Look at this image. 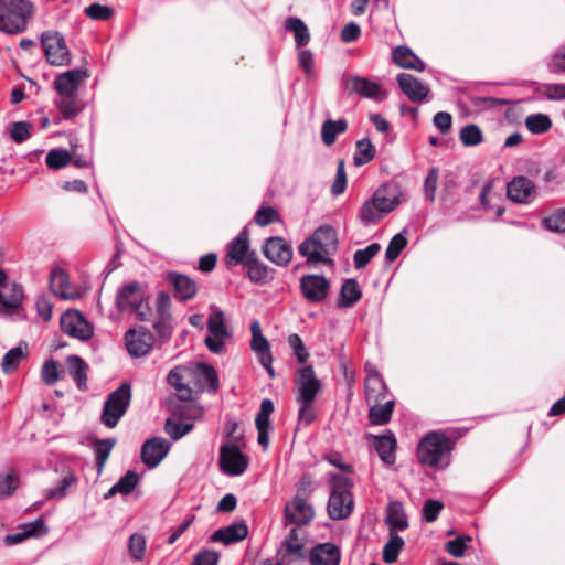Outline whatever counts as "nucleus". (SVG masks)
Segmentation results:
<instances>
[{
  "mask_svg": "<svg viewBox=\"0 0 565 565\" xmlns=\"http://www.w3.org/2000/svg\"><path fill=\"white\" fill-rule=\"evenodd\" d=\"M380 244L373 243L364 249L356 250L353 257L355 268L360 269L365 267L371 262V259L380 252Z\"/></svg>",
  "mask_w": 565,
  "mask_h": 565,
  "instance_id": "50",
  "label": "nucleus"
},
{
  "mask_svg": "<svg viewBox=\"0 0 565 565\" xmlns=\"http://www.w3.org/2000/svg\"><path fill=\"white\" fill-rule=\"evenodd\" d=\"M24 354L22 352V349L20 347L13 348L9 350L2 360V371L6 374L12 373L14 370H17L19 363L23 359Z\"/></svg>",
  "mask_w": 565,
  "mask_h": 565,
  "instance_id": "52",
  "label": "nucleus"
},
{
  "mask_svg": "<svg viewBox=\"0 0 565 565\" xmlns=\"http://www.w3.org/2000/svg\"><path fill=\"white\" fill-rule=\"evenodd\" d=\"M169 281L174 287V295L178 299L184 301L195 296L198 288L193 279L185 275L171 273L169 274Z\"/></svg>",
  "mask_w": 565,
  "mask_h": 565,
  "instance_id": "29",
  "label": "nucleus"
},
{
  "mask_svg": "<svg viewBox=\"0 0 565 565\" xmlns=\"http://www.w3.org/2000/svg\"><path fill=\"white\" fill-rule=\"evenodd\" d=\"M70 375L74 379L79 390L87 387V370L88 366L83 359L77 355H70L66 360Z\"/></svg>",
  "mask_w": 565,
  "mask_h": 565,
  "instance_id": "33",
  "label": "nucleus"
},
{
  "mask_svg": "<svg viewBox=\"0 0 565 565\" xmlns=\"http://www.w3.org/2000/svg\"><path fill=\"white\" fill-rule=\"evenodd\" d=\"M86 71L75 68L58 75L54 81V88L57 92L55 105L64 119H74L83 109L76 93L81 83L87 77Z\"/></svg>",
  "mask_w": 565,
  "mask_h": 565,
  "instance_id": "2",
  "label": "nucleus"
},
{
  "mask_svg": "<svg viewBox=\"0 0 565 565\" xmlns=\"http://www.w3.org/2000/svg\"><path fill=\"white\" fill-rule=\"evenodd\" d=\"M362 297L359 284L354 279H348L343 282L338 303L340 307L348 308L353 306Z\"/></svg>",
  "mask_w": 565,
  "mask_h": 565,
  "instance_id": "35",
  "label": "nucleus"
},
{
  "mask_svg": "<svg viewBox=\"0 0 565 565\" xmlns=\"http://www.w3.org/2000/svg\"><path fill=\"white\" fill-rule=\"evenodd\" d=\"M139 477L137 472L127 471L117 483H115L109 491L105 494V499H109L116 493L129 494L137 486Z\"/></svg>",
  "mask_w": 565,
  "mask_h": 565,
  "instance_id": "41",
  "label": "nucleus"
},
{
  "mask_svg": "<svg viewBox=\"0 0 565 565\" xmlns=\"http://www.w3.org/2000/svg\"><path fill=\"white\" fill-rule=\"evenodd\" d=\"M397 83L402 92L412 102H422L429 93V88L418 78L407 73H401L397 75Z\"/></svg>",
  "mask_w": 565,
  "mask_h": 565,
  "instance_id": "25",
  "label": "nucleus"
},
{
  "mask_svg": "<svg viewBox=\"0 0 565 565\" xmlns=\"http://www.w3.org/2000/svg\"><path fill=\"white\" fill-rule=\"evenodd\" d=\"M220 466L228 476H241L247 469L248 459L236 445L226 443L220 449Z\"/></svg>",
  "mask_w": 565,
  "mask_h": 565,
  "instance_id": "11",
  "label": "nucleus"
},
{
  "mask_svg": "<svg viewBox=\"0 0 565 565\" xmlns=\"http://www.w3.org/2000/svg\"><path fill=\"white\" fill-rule=\"evenodd\" d=\"M298 62L308 78H315V60L310 50H301L298 53Z\"/></svg>",
  "mask_w": 565,
  "mask_h": 565,
  "instance_id": "58",
  "label": "nucleus"
},
{
  "mask_svg": "<svg viewBox=\"0 0 565 565\" xmlns=\"http://www.w3.org/2000/svg\"><path fill=\"white\" fill-rule=\"evenodd\" d=\"M406 245L407 239L402 233L394 235L385 252L386 259L388 262L395 260L402 250L406 247Z\"/></svg>",
  "mask_w": 565,
  "mask_h": 565,
  "instance_id": "54",
  "label": "nucleus"
},
{
  "mask_svg": "<svg viewBox=\"0 0 565 565\" xmlns=\"http://www.w3.org/2000/svg\"><path fill=\"white\" fill-rule=\"evenodd\" d=\"M285 28L294 33L295 42L298 47L305 46L309 43L310 33L308 26L299 18H288L285 22Z\"/></svg>",
  "mask_w": 565,
  "mask_h": 565,
  "instance_id": "39",
  "label": "nucleus"
},
{
  "mask_svg": "<svg viewBox=\"0 0 565 565\" xmlns=\"http://www.w3.org/2000/svg\"><path fill=\"white\" fill-rule=\"evenodd\" d=\"M274 412V403L266 398L262 401L260 411L256 416L255 424L257 430L270 428V414Z\"/></svg>",
  "mask_w": 565,
  "mask_h": 565,
  "instance_id": "51",
  "label": "nucleus"
},
{
  "mask_svg": "<svg viewBox=\"0 0 565 565\" xmlns=\"http://www.w3.org/2000/svg\"><path fill=\"white\" fill-rule=\"evenodd\" d=\"M61 328L64 333L81 340H88L93 335L88 321L77 310H67L62 315Z\"/></svg>",
  "mask_w": 565,
  "mask_h": 565,
  "instance_id": "15",
  "label": "nucleus"
},
{
  "mask_svg": "<svg viewBox=\"0 0 565 565\" xmlns=\"http://www.w3.org/2000/svg\"><path fill=\"white\" fill-rule=\"evenodd\" d=\"M348 124L344 119L331 120L328 119L322 124L321 137L326 146L334 143L337 136L347 130Z\"/></svg>",
  "mask_w": 565,
  "mask_h": 565,
  "instance_id": "40",
  "label": "nucleus"
},
{
  "mask_svg": "<svg viewBox=\"0 0 565 565\" xmlns=\"http://www.w3.org/2000/svg\"><path fill=\"white\" fill-rule=\"evenodd\" d=\"M195 374L200 380L204 381L207 384L210 390H217L218 377L215 370L211 365L198 364L195 369Z\"/></svg>",
  "mask_w": 565,
  "mask_h": 565,
  "instance_id": "53",
  "label": "nucleus"
},
{
  "mask_svg": "<svg viewBox=\"0 0 565 565\" xmlns=\"http://www.w3.org/2000/svg\"><path fill=\"white\" fill-rule=\"evenodd\" d=\"M166 431L167 434L174 440L180 439L184 435H186L191 429L192 425L190 424H183V423H177L171 419H168L166 422Z\"/></svg>",
  "mask_w": 565,
  "mask_h": 565,
  "instance_id": "60",
  "label": "nucleus"
},
{
  "mask_svg": "<svg viewBox=\"0 0 565 565\" xmlns=\"http://www.w3.org/2000/svg\"><path fill=\"white\" fill-rule=\"evenodd\" d=\"M114 445L115 440L113 439L98 440L95 444L96 461L99 471L103 469L105 462L107 461Z\"/></svg>",
  "mask_w": 565,
  "mask_h": 565,
  "instance_id": "55",
  "label": "nucleus"
},
{
  "mask_svg": "<svg viewBox=\"0 0 565 565\" xmlns=\"http://www.w3.org/2000/svg\"><path fill=\"white\" fill-rule=\"evenodd\" d=\"M72 161V154L66 149H52L47 152L45 162L50 169L58 170Z\"/></svg>",
  "mask_w": 565,
  "mask_h": 565,
  "instance_id": "44",
  "label": "nucleus"
},
{
  "mask_svg": "<svg viewBox=\"0 0 565 565\" xmlns=\"http://www.w3.org/2000/svg\"><path fill=\"white\" fill-rule=\"evenodd\" d=\"M341 553L333 543L318 544L310 551L311 565H339Z\"/></svg>",
  "mask_w": 565,
  "mask_h": 565,
  "instance_id": "26",
  "label": "nucleus"
},
{
  "mask_svg": "<svg viewBox=\"0 0 565 565\" xmlns=\"http://www.w3.org/2000/svg\"><path fill=\"white\" fill-rule=\"evenodd\" d=\"M370 405L369 418L374 425H384L390 422L394 402L387 401L385 403H372Z\"/></svg>",
  "mask_w": 565,
  "mask_h": 565,
  "instance_id": "37",
  "label": "nucleus"
},
{
  "mask_svg": "<svg viewBox=\"0 0 565 565\" xmlns=\"http://www.w3.org/2000/svg\"><path fill=\"white\" fill-rule=\"evenodd\" d=\"M297 402H315L321 390V382L317 379L312 366L301 367L296 377Z\"/></svg>",
  "mask_w": 565,
  "mask_h": 565,
  "instance_id": "13",
  "label": "nucleus"
},
{
  "mask_svg": "<svg viewBox=\"0 0 565 565\" xmlns=\"http://www.w3.org/2000/svg\"><path fill=\"white\" fill-rule=\"evenodd\" d=\"M450 441L447 436L440 433H430L423 438L418 445V459L420 462L430 466H446L444 457L450 451Z\"/></svg>",
  "mask_w": 565,
  "mask_h": 565,
  "instance_id": "8",
  "label": "nucleus"
},
{
  "mask_svg": "<svg viewBox=\"0 0 565 565\" xmlns=\"http://www.w3.org/2000/svg\"><path fill=\"white\" fill-rule=\"evenodd\" d=\"M403 192L397 184L385 183L379 186L373 195L360 209V220L365 225L377 224L386 214L393 212L402 203Z\"/></svg>",
  "mask_w": 565,
  "mask_h": 565,
  "instance_id": "1",
  "label": "nucleus"
},
{
  "mask_svg": "<svg viewBox=\"0 0 565 565\" xmlns=\"http://www.w3.org/2000/svg\"><path fill=\"white\" fill-rule=\"evenodd\" d=\"M209 334L204 339L207 349L215 354L225 353V345L233 337V331L226 322L224 311L215 305L210 306V315L207 319Z\"/></svg>",
  "mask_w": 565,
  "mask_h": 565,
  "instance_id": "7",
  "label": "nucleus"
},
{
  "mask_svg": "<svg viewBox=\"0 0 565 565\" xmlns=\"http://www.w3.org/2000/svg\"><path fill=\"white\" fill-rule=\"evenodd\" d=\"M535 194L534 183L526 177H515L507 185L508 198L515 203H529Z\"/></svg>",
  "mask_w": 565,
  "mask_h": 565,
  "instance_id": "22",
  "label": "nucleus"
},
{
  "mask_svg": "<svg viewBox=\"0 0 565 565\" xmlns=\"http://www.w3.org/2000/svg\"><path fill=\"white\" fill-rule=\"evenodd\" d=\"M375 149L371 140L367 138L361 139L356 142V151L354 154V164L363 166L373 160Z\"/></svg>",
  "mask_w": 565,
  "mask_h": 565,
  "instance_id": "45",
  "label": "nucleus"
},
{
  "mask_svg": "<svg viewBox=\"0 0 565 565\" xmlns=\"http://www.w3.org/2000/svg\"><path fill=\"white\" fill-rule=\"evenodd\" d=\"M331 493L328 502V513L333 520L348 518L353 509V499L350 492V479L341 473L330 475Z\"/></svg>",
  "mask_w": 565,
  "mask_h": 565,
  "instance_id": "6",
  "label": "nucleus"
},
{
  "mask_svg": "<svg viewBox=\"0 0 565 565\" xmlns=\"http://www.w3.org/2000/svg\"><path fill=\"white\" fill-rule=\"evenodd\" d=\"M41 40L46 58L51 64L65 65L70 62L65 40L58 32H44Z\"/></svg>",
  "mask_w": 565,
  "mask_h": 565,
  "instance_id": "12",
  "label": "nucleus"
},
{
  "mask_svg": "<svg viewBox=\"0 0 565 565\" xmlns=\"http://www.w3.org/2000/svg\"><path fill=\"white\" fill-rule=\"evenodd\" d=\"M444 504L438 500L429 499L425 502L423 507V518L427 522H434L437 520L440 511L443 510Z\"/></svg>",
  "mask_w": 565,
  "mask_h": 565,
  "instance_id": "62",
  "label": "nucleus"
},
{
  "mask_svg": "<svg viewBox=\"0 0 565 565\" xmlns=\"http://www.w3.org/2000/svg\"><path fill=\"white\" fill-rule=\"evenodd\" d=\"M254 220L256 224L260 226H266L273 222L278 221L279 214L274 207H262L260 210L257 211Z\"/></svg>",
  "mask_w": 565,
  "mask_h": 565,
  "instance_id": "63",
  "label": "nucleus"
},
{
  "mask_svg": "<svg viewBox=\"0 0 565 565\" xmlns=\"http://www.w3.org/2000/svg\"><path fill=\"white\" fill-rule=\"evenodd\" d=\"M255 255L256 253L249 249L248 235L244 231L228 244L226 263L228 266L233 264H241L245 266L250 263V259Z\"/></svg>",
  "mask_w": 565,
  "mask_h": 565,
  "instance_id": "19",
  "label": "nucleus"
},
{
  "mask_svg": "<svg viewBox=\"0 0 565 565\" xmlns=\"http://www.w3.org/2000/svg\"><path fill=\"white\" fill-rule=\"evenodd\" d=\"M170 443L162 437L148 439L141 449V460L149 468H156L168 455Z\"/></svg>",
  "mask_w": 565,
  "mask_h": 565,
  "instance_id": "18",
  "label": "nucleus"
},
{
  "mask_svg": "<svg viewBox=\"0 0 565 565\" xmlns=\"http://www.w3.org/2000/svg\"><path fill=\"white\" fill-rule=\"evenodd\" d=\"M218 554L214 551L205 550L194 556L192 565H217Z\"/></svg>",
  "mask_w": 565,
  "mask_h": 565,
  "instance_id": "64",
  "label": "nucleus"
},
{
  "mask_svg": "<svg viewBox=\"0 0 565 565\" xmlns=\"http://www.w3.org/2000/svg\"><path fill=\"white\" fill-rule=\"evenodd\" d=\"M77 482V478L73 471H68L67 475L63 477L60 482V486L47 491V498H63L66 494L67 489Z\"/></svg>",
  "mask_w": 565,
  "mask_h": 565,
  "instance_id": "56",
  "label": "nucleus"
},
{
  "mask_svg": "<svg viewBox=\"0 0 565 565\" xmlns=\"http://www.w3.org/2000/svg\"><path fill=\"white\" fill-rule=\"evenodd\" d=\"M147 541L146 537L140 533H135L129 537L128 551L130 557L136 561H142L145 557Z\"/></svg>",
  "mask_w": 565,
  "mask_h": 565,
  "instance_id": "48",
  "label": "nucleus"
},
{
  "mask_svg": "<svg viewBox=\"0 0 565 565\" xmlns=\"http://www.w3.org/2000/svg\"><path fill=\"white\" fill-rule=\"evenodd\" d=\"M0 287V315H7L20 306L22 288L17 284H2Z\"/></svg>",
  "mask_w": 565,
  "mask_h": 565,
  "instance_id": "27",
  "label": "nucleus"
},
{
  "mask_svg": "<svg viewBox=\"0 0 565 565\" xmlns=\"http://www.w3.org/2000/svg\"><path fill=\"white\" fill-rule=\"evenodd\" d=\"M393 62L402 68L423 72L425 63L407 46H397L393 51Z\"/></svg>",
  "mask_w": 565,
  "mask_h": 565,
  "instance_id": "30",
  "label": "nucleus"
},
{
  "mask_svg": "<svg viewBox=\"0 0 565 565\" xmlns=\"http://www.w3.org/2000/svg\"><path fill=\"white\" fill-rule=\"evenodd\" d=\"M42 380L47 385H53L60 377L58 365L55 361L45 362L41 371Z\"/></svg>",
  "mask_w": 565,
  "mask_h": 565,
  "instance_id": "61",
  "label": "nucleus"
},
{
  "mask_svg": "<svg viewBox=\"0 0 565 565\" xmlns=\"http://www.w3.org/2000/svg\"><path fill=\"white\" fill-rule=\"evenodd\" d=\"M116 306L119 311L135 315L140 321H147L151 317L149 297L145 287L138 281H129L118 288Z\"/></svg>",
  "mask_w": 565,
  "mask_h": 565,
  "instance_id": "5",
  "label": "nucleus"
},
{
  "mask_svg": "<svg viewBox=\"0 0 565 565\" xmlns=\"http://www.w3.org/2000/svg\"><path fill=\"white\" fill-rule=\"evenodd\" d=\"M387 388L377 373L370 374L365 379V397L367 404L380 403L386 397Z\"/></svg>",
  "mask_w": 565,
  "mask_h": 565,
  "instance_id": "32",
  "label": "nucleus"
},
{
  "mask_svg": "<svg viewBox=\"0 0 565 565\" xmlns=\"http://www.w3.org/2000/svg\"><path fill=\"white\" fill-rule=\"evenodd\" d=\"M185 373L184 367H175L169 372L167 381L178 391L181 399L189 401L192 398V390L183 383Z\"/></svg>",
  "mask_w": 565,
  "mask_h": 565,
  "instance_id": "38",
  "label": "nucleus"
},
{
  "mask_svg": "<svg viewBox=\"0 0 565 565\" xmlns=\"http://www.w3.org/2000/svg\"><path fill=\"white\" fill-rule=\"evenodd\" d=\"M460 141L466 147H475L482 142L483 136L481 129L475 125H467L460 130Z\"/></svg>",
  "mask_w": 565,
  "mask_h": 565,
  "instance_id": "47",
  "label": "nucleus"
},
{
  "mask_svg": "<svg viewBox=\"0 0 565 565\" xmlns=\"http://www.w3.org/2000/svg\"><path fill=\"white\" fill-rule=\"evenodd\" d=\"M44 532H46L44 522L41 519H38L33 522L25 523V524L21 525L20 532H17L13 534H8L4 537V543L7 545L19 544L29 537L38 536L39 534L44 533Z\"/></svg>",
  "mask_w": 565,
  "mask_h": 565,
  "instance_id": "31",
  "label": "nucleus"
},
{
  "mask_svg": "<svg viewBox=\"0 0 565 565\" xmlns=\"http://www.w3.org/2000/svg\"><path fill=\"white\" fill-rule=\"evenodd\" d=\"M128 353L134 358L147 355L153 347V335L146 328L129 329L125 334Z\"/></svg>",
  "mask_w": 565,
  "mask_h": 565,
  "instance_id": "16",
  "label": "nucleus"
},
{
  "mask_svg": "<svg viewBox=\"0 0 565 565\" xmlns=\"http://www.w3.org/2000/svg\"><path fill=\"white\" fill-rule=\"evenodd\" d=\"M315 518V510L307 499L297 494L288 501L284 508L285 525L292 524L297 527L309 524Z\"/></svg>",
  "mask_w": 565,
  "mask_h": 565,
  "instance_id": "10",
  "label": "nucleus"
},
{
  "mask_svg": "<svg viewBox=\"0 0 565 565\" xmlns=\"http://www.w3.org/2000/svg\"><path fill=\"white\" fill-rule=\"evenodd\" d=\"M525 126L532 134L540 135L550 130L552 121L545 114H535L525 118Z\"/></svg>",
  "mask_w": 565,
  "mask_h": 565,
  "instance_id": "46",
  "label": "nucleus"
},
{
  "mask_svg": "<svg viewBox=\"0 0 565 565\" xmlns=\"http://www.w3.org/2000/svg\"><path fill=\"white\" fill-rule=\"evenodd\" d=\"M306 532L292 527L284 540L279 550L281 562H291L305 557Z\"/></svg>",
  "mask_w": 565,
  "mask_h": 565,
  "instance_id": "17",
  "label": "nucleus"
},
{
  "mask_svg": "<svg viewBox=\"0 0 565 565\" xmlns=\"http://www.w3.org/2000/svg\"><path fill=\"white\" fill-rule=\"evenodd\" d=\"M374 448L377 451L380 458L388 465L394 463L395 461V448H396V439L394 436L384 435L377 436L374 440Z\"/></svg>",
  "mask_w": 565,
  "mask_h": 565,
  "instance_id": "34",
  "label": "nucleus"
},
{
  "mask_svg": "<svg viewBox=\"0 0 565 565\" xmlns=\"http://www.w3.org/2000/svg\"><path fill=\"white\" fill-rule=\"evenodd\" d=\"M248 535V527L244 522L231 524L215 531L211 540L225 545L243 541Z\"/></svg>",
  "mask_w": 565,
  "mask_h": 565,
  "instance_id": "28",
  "label": "nucleus"
},
{
  "mask_svg": "<svg viewBox=\"0 0 565 565\" xmlns=\"http://www.w3.org/2000/svg\"><path fill=\"white\" fill-rule=\"evenodd\" d=\"M439 179L438 168H431L424 182V192L427 200L433 202L435 200L437 184Z\"/></svg>",
  "mask_w": 565,
  "mask_h": 565,
  "instance_id": "57",
  "label": "nucleus"
},
{
  "mask_svg": "<svg viewBox=\"0 0 565 565\" xmlns=\"http://www.w3.org/2000/svg\"><path fill=\"white\" fill-rule=\"evenodd\" d=\"M130 401V384L124 383L117 390L111 392L105 401L100 416L102 423L109 428H114L118 424L119 419L125 415Z\"/></svg>",
  "mask_w": 565,
  "mask_h": 565,
  "instance_id": "9",
  "label": "nucleus"
},
{
  "mask_svg": "<svg viewBox=\"0 0 565 565\" xmlns=\"http://www.w3.org/2000/svg\"><path fill=\"white\" fill-rule=\"evenodd\" d=\"M542 226L552 232H565V209L556 210L543 218Z\"/></svg>",
  "mask_w": 565,
  "mask_h": 565,
  "instance_id": "49",
  "label": "nucleus"
},
{
  "mask_svg": "<svg viewBox=\"0 0 565 565\" xmlns=\"http://www.w3.org/2000/svg\"><path fill=\"white\" fill-rule=\"evenodd\" d=\"M33 14L34 6L30 0H0V31L7 34L24 32Z\"/></svg>",
  "mask_w": 565,
  "mask_h": 565,
  "instance_id": "4",
  "label": "nucleus"
},
{
  "mask_svg": "<svg viewBox=\"0 0 565 565\" xmlns=\"http://www.w3.org/2000/svg\"><path fill=\"white\" fill-rule=\"evenodd\" d=\"M250 348L258 355L259 363L273 379L275 376V372L271 366L273 356L270 353V345L268 340L263 335L260 323L257 320H254L250 323Z\"/></svg>",
  "mask_w": 565,
  "mask_h": 565,
  "instance_id": "14",
  "label": "nucleus"
},
{
  "mask_svg": "<svg viewBox=\"0 0 565 565\" xmlns=\"http://www.w3.org/2000/svg\"><path fill=\"white\" fill-rule=\"evenodd\" d=\"M245 266L248 268V277L252 281L265 284L271 279L268 267L260 263L256 255Z\"/></svg>",
  "mask_w": 565,
  "mask_h": 565,
  "instance_id": "42",
  "label": "nucleus"
},
{
  "mask_svg": "<svg viewBox=\"0 0 565 565\" xmlns=\"http://www.w3.org/2000/svg\"><path fill=\"white\" fill-rule=\"evenodd\" d=\"M303 297L312 302H320L328 296L329 282L320 275H306L300 280Z\"/></svg>",
  "mask_w": 565,
  "mask_h": 565,
  "instance_id": "20",
  "label": "nucleus"
},
{
  "mask_svg": "<svg viewBox=\"0 0 565 565\" xmlns=\"http://www.w3.org/2000/svg\"><path fill=\"white\" fill-rule=\"evenodd\" d=\"M386 523L390 526V532L404 531L408 527L407 516L404 513L401 504L391 503L387 509Z\"/></svg>",
  "mask_w": 565,
  "mask_h": 565,
  "instance_id": "36",
  "label": "nucleus"
},
{
  "mask_svg": "<svg viewBox=\"0 0 565 565\" xmlns=\"http://www.w3.org/2000/svg\"><path fill=\"white\" fill-rule=\"evenodd\" d=\"M265 257L279 266H286L292 258V249L281 237H269L263 248Z\"/></svg>",
  "mask_w": 565,
  "mask_h": 565,
  "instance_id": "21",
  "label": "nucleus"
},
{
  "mask_svg": "<svg viewBox=\"0 0 565 565\" xmlns=\"http://www.w3.org/2000/svg\"><path fill=\"white\" fill-rule=\"evenodd\" d=\"M404 546V540L394 532H390V540L383 548V561L386 564L394 563Z\"/></svg>",
  "mask_w": 565,
  "mask_h": 565,
  "instance_id": "43",
  "label": "nucleus"
},
{
  "mask_svg": "<svg viewBox=\"0 0 565 565\" xmlns=\"http://www.w3.org/2000/svg\"><path fill=\"white\" fill-rule=\"evenodd\" d=\"M85 13L92 20L106 21L113 15V9L99 3H93L85 9Z\"/></svg>",
  "mask_w": 565,
  "mask_h": 565,
  "instance_id": "59",
  "label": "nucleus"
},
{
  "mask_svg": "<svg viewBox=\"0 0 565 565\" xmlns=\"http://www.w3.org/2000/svg\"><path fill=\"white\" fill-rule=\"evenodd\" d=\"M338 238L335 231L328 225L320 226L299 246V254L311 264H330L331 253L337 249Z\"/></svg>",
  "mask_w": 565,
  "mask_h": 565,
  "instance_id": "3",
  "label": "nucleus"
},
{
  "mask_svg": "<svg viewBox=\"0 0 565 565\" xmlns=\"http://www.w3.org/2000/svg\"><path fill=\"white\" fill-rule=\"evenodd\" d=\"M50 288L62 299L73 300L81 297V292L70 284L68 276L63 269H54L51 273Z\"/></svg>",
  "mask_w": 565,
  "mask_h": 565,
  "instance_id": "24",
  "label": "nucleus"
},
{
  "mask_svg": "<svg viewBox=\"0 0 565 565\" xmlns=\"http://www.w3.org/2000/svg\"><path fill=\"white\" fill-rule=\"evenodd\" d=\"M348 82L350 84L351 90L364 98L382 102L387 96L386 90L383 89L379 83L372 82L367 78L351 76Z\"/></svg>",
  "mask_w": 565,
  "mask_h": 565,
  "instance_id": "23",
  "label": "nucleus"
}]
</instances>
